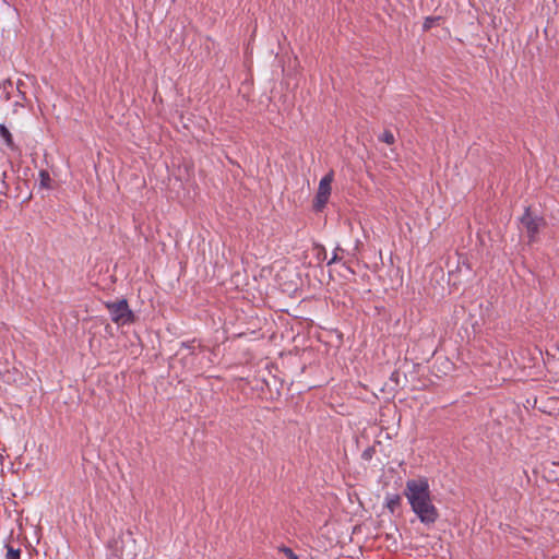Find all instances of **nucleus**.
I'll return each mask as SVG.
<instances>
[{
    "mask_svg": "<svg viewBox=\"0 0 559 559\" xmlns=\"http://www.w3.org/2000/svg\"><path fill=\"white\" fill-rule=\"evenodd\" d=\"M14 88L13 82L11 80H4L0 84V98L1 100L8 102L11 98V93Z\"/></svg>",
    "mask_w": 559,
    "mask_h": 559,
    "instance_id": "obj_6",
    "label": "nucleus"
},
{
    "mask_svg": "<svg viewBox=\"0 0 559 559\" xmlns=\"http://www.w3.org/2000/svg\"><path fill=\"white\" fill-rule=\"evenodd\" d=\"M341 250H342V249H341L340 247H337V248L335 249L333 257L331 258V260H329V261H328V265H331V264H333V263L337 262V261L341 259V258L338 257V253H337V252H338V251H341Z\"/></svg>",
    "mask_w": 559,
    "mask_h": 559,
    "instance_id": "obj_12",
    "label": "nucleus"
},
{
    "mask_svg": "<svg viewBox=\"0 0 559 559\" xmlns=\"http://www.w3.org/2000/svg\"><path fill=\"white\" fill-rule=\"evenodd\" d=\"M521 223L524 226L530 242L536 240V236L539 233V228L542 226V219L534 217L528 210L525 211L523 216L521 217Z\"/></svg>",
    "mask_w": 559,
    "mask_h": 559,
    "instance_id": "obj_4",
    "label": "nucleus"
},
{
    "mask_svg": "<svg viewBox=\"0 0 559 559\" xmlns=\"http://www.w3.org/2000/svg\"><path fill=\"white\" fill-rule=\"evenodd\" d=\"M22 84H23V83H22V81H19V83H17V90L20 88V86H21Z\"/></svg>",
    "mask_w": 559,
    "mask_h": 559,
    "instance_id": "obj_16",
    "label": "nucleus"
},
{
    "mask_svg": "<svg viewBox=\"0 0 559 559\" xmlns=\"http://www.w3.org/2000/svg\"><path fill=\"white\" fill-rule=\"evenodd\" d=\"M437 21H438V19H435V17H426V20L423 24L424 31H429Z\"/></svg>",
    "mask_w": 559,
    "mask_h": 559,
    "instance_id": "obj_11",
    "label": "nucleus"
},
{
    "mask_svg": "<svg viewBox=\"0 0 559 559\" xmlns=\"http://www.w3.org/2000/svg\"><path fill=\"white\" fill-rule=\"evenodd\" d=\"M333 182V173L326 174L319 182L318 191L313 201V207L316 211H322L326 205L331 195V186Z\"/></svg>",
    "mask_w": 559,
    "mask_h": 559,
    "instance_id": "obj_3",
    "label": "nucleus"
},
{
    "mask_svg": "<svg viewBox=\"0 0 559 559\" xmlns=\"http://www.w3.org/2000/svg\"><path fill=\"white\" fill-rule=\"evenodd\" d=\"M552 465L559 467V464H557V463H552Z\"/></svg>",
    "mask_w": 559,
    "mask_h": 559,
    "instance_id": "obj_17",
    "label": "nucleus"
},
{
    "mask_svg": "<svg viewBox=\"0 0 559 559\" xmlns=\"http://www.w3.org/2000/svg\"><path fill=\"white\" fill-rule=\"evenodd\" d=\"M7 559H20V556H21V551L20 549H15L11 546H8L7 547Z\"/></svg>",
    "mask_w": 559,
    "mask_h": 559,
    "instance_id": "obj_10",
    "label": "nucleus"
},
{
    "mask_svg": "<svg viewBox=\"0 0 559 559\" xmlns=\"http://www.w3.org/2000/svg\"><path fill=\"white\" fill-rule=\"evenodd\" d=\"M320 249H321V251H322V253L324 254V258H325V257H326V253H325L324 248H323V247H321Z\"/></svg>",
    "mask_w": 559,
    "mask_h": 559,
    "instance_id": "obj_15",
    "label": "nucleus"
},
{
    "mask_svg": "<svg viewBox=\"0 0 559 559\" xmlns=\"http://www.w3.org/2000/svg\"><path fill=\"white\" fill-rule=\"evenodd\" d=\"M105 307L109 311L112 322L118 325L131 324L135 321V316L129 308L126 299L107 301L105 302Z\"/></svg>",
    "mask_w": 559,
    "mask_h": 559,
    "instance_id": "obj_2",
    "label": "nucleus"
},
{
    "mask_svg": "<svg viewBox=\"0 0 559 559\" xmlns=\"http://www.w3.org/2000/svg\"><path fill=\"white\" fill-rule=\"evenodd\" d=\"M0 136L9 150H11V151L19 150L17 145L13 141L12 133L3 123H0Z\"/></svg>",
    "mask_w": 559,
    "mask_h": 559,
    "instance_id": "obj_5",
    "label": "nucleus"
},
{
    "mask_svg": "<svg viewBox=\"0 0 559 559\" xmlns=\"http://www.w3.org/2000/svg\"><path fill=\"white\" fill-rule=\"evenodd\" d=\"M187 348H193L192 343L191 344H183Z\"/></svg>",
    "mask_w": 559,
    "mask_h": 559,
    "instance_id": "obj_14",
    "label": "nucleus"
},
{
    "mask_svg": "<svg viewBox=\"0 0 559 559\" xmlns=\"http://www.w3.org/2000/svg\"><path fill=\"white\" fill-rule=\"evenodd\" d=\"M278 552L283 554L287 559H298V556L288 547H280Z\"/></svg>",
    "mask_w": 559,
    "mask_h": 559,
    "instance_id": "obj_9",
    "label": "nucleus"
},
{
    "mask_svg": "<svg viewBox=\"0 0 559 559\" xmlns=\"http://www.w3.org/2000/svg\"><path fill=\"white\" fill-rule=\"evenodd\" d=\"M401 498L399 495H392L386 498V508L393 513L395 509L400 506Z\"/></svg>",
    "mask_w": 559,
    "mask_h": 559,
    "instance_id": "obj_7",
    "label": "nucleus"
},
{
    "mask_svg": "<svg viewBox=\"0 0 559 559\" xmlns=\"http://www.w3.org/2000/svg\"><path fill=\"white\" fill-rule=\"evenodd\" d=\"M40 177H41L43 186L48 187L47 182L50 180L49 174L47 171L43 170V171H40Z\"/></svg>",
    "mask_w": 559,
    "mask_h": 559,
    "instance_id": "obj_13",
    "label": "nucleus"
},
{
    "mask_svg": "<svg viewBox=\"0 0 559 559\" xmlns=\"http://www.w3.org/2000/svg\"><path fill=\"white\" fill-rule=\"evenodd\" d=\"M404 495L413 512L418 516L421 523L430 525L438 520L439 512L432 503L430 487L426 477L408 479Z\"/></svg>",
    "mask_w": 559,
    "mask_h": 559,
    "instance_id": "obj_1",
    "label": "nucleus"
},
{
    "mask_svg": "<svg viewBox=\"0 0 559 559\" xmlns=\"http://www.w3.org/2000/svg\"><path fill=\"white\" fill-rule=\"evenodd\" d=\"M379 140L383 143L392 145L395 142V136L390 130H384L383 133L379 136Z\"/></svg>",
    "mask_w": 559,
    "mask_h": 559,
    "instance_id": "obj_8",
    "label": "nucleus"
}]
</instances>
